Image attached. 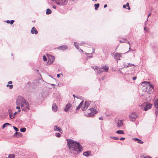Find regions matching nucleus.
I'll return each instance as SVG.
<instances>
[{
  "label": "nucleus",
  "instance_id": "f257e3e1",
  "mask_svg": "<svg viewBox=\"0 0 158 158\" xmlns=\"http://www.w3.org/2000/svg\"><path fill=\"white\" fill-rule=\"evenodd\" d=\"M67 144L72 153L77 154L83 150L82 147L79 143L76 142L72 139L67 140Z\"/></svg>",
  "mask_w": 158,
  "mask_h": 158
},
{
  "label": "nucleus",
  "instance_id": "f03ea898",
  "mask_svg": "<svg viewBox=\"0 0 158 158\" xmlns=\"http://www.w3.org/2000/svg\"><path fill=\"white\" fill-rule=\"evenodd\" d=\"M16 105L20 106L23 111H25L29 109V105L28 102L21 96L18 97L16 101Z\"/></svg>",
  "mask_w": 158,
  "mask_h": 158
},
{
  "label": "nucleus",
  "instance_id": "7ed1b4c3",
  "mask_svg": "<svg viewBox=\"0 0 158 158\" xmlns=\"http://www.w3.org/2000/svg\"><path fill=\"white\" fill-rule=\"evenodd\" d=\"M143 84H145V85L143 86V89L145 92H147L148 94H151L153 92V86L149 82L144 81L142 82Z\"/></svg>",
  "mask_w": 158,
  "mask_h": 158
},
{
  "label": "nucleus",
  "instance_id": "20e7f679",
  "mask_svg": "<svg viewBox=\"0 0 158 158\" xmlns=\"http://www.w3.org/2000/svg\"><path fill=\"white\" fill-rule=\"evenodd\" d=\"M97 112L95 109L91 108L88 110L87 112H85V115L86 116L88 117H92Z\"/></svg>",
  "mask_w": 158,
  "mask_h": 158
},
{
  "label": "nucleus",
  "instance_id": "39448f33",
  "mask_svg": "<svg viewBox=\"0 0 158 158\" xmlns=\"http://www.w3.org/2000/svg\"><path fill=\"white\" fill-rule=\"evenodd\" d=\"M55 2L57 5L59 6H64L66 5L68 2V0H51Z\"/></svg>",
  "mask_w": 158,
  "mask_h": 158
},
{
  "label": "nucleus",
  "instance_id": "423d86ee",
  "mask_svg": "<svg viewBox=\"0 0 158 158\" xmlns=\"http://www.w3.org/2000/svg\"><path fill=\"white\" fill-rule=\"evenodd\" d=\"M152 104L149 103H145L143 105H141V107L142 109L143 108V110L146 111L150 109L152 107Z\"/></svg>",
  "mask_w": 158,
  "mask_h": 158
},
{
  "label": "nucleus",
  "instance_id": "0eeeda50",
  "mask_svg": "<svg viewBox=\"0 0 158 158\" xmlns=\"http://www.w3.org/2000/svg\"><path fill=\"white\" fill-rule=\"evenodd\" d=\"M137 116L138 115H137L136 113L134 112H132L129 116L130 120L132 121H135L137 118Z\"/></svg>",
  "mask_w": 158,
  "mask_h": 158
},
{
  "label": "nucleus",
  "instance_id": "6e6552de",
  "mask_svg": "<svg viewBox=\"0 0 158 158\" xmlns=\"http://www.w3.org/2000/svg\"><path fill=\"white\" fill-rule=\"evenodd\" d=\"M122 54L121 53H115L114 55V58L117 60H120V58L121 57Z\"/></svg>",
  "mask_w": 158,
  "mask_h": 158
},
{
  "label": "nucleus",
  "instance_id": "1a4fd4ad",
  "mask_svg": "<svg viewBox=\"0 0 158 158\" xmlns=\"http://www.w3.org/2000/svg\"><path fill=\"white\" fill-rule=\"evenodd\" d=\"M89 105V103L88 101H86L85 102L84 107L82 108V110L83 111H85L88 108V107Z\"/></svg>",
  "mask_w": 158,
  "mask_h": 158
},
{
  "label": "nucleus",
  "instance_id": "9d476101",
  "mask_svg": "<svg viewBox=\"0 0 158 158\" xmlns=\"http://www.w3.org/2000/svg\"><path fill=\"white\" fill-rule=\"evenodd\" d=\"M71 104L70 103H68V104H67L65 106V108L64 110L66 112H68L69 111V110L70 109V107H71Z\"/></svg>",
  "mask_w": 158,
  "mask_h": 158
},
{
  "label": "nucleus",
  "instance_id": "9b49d317",
  "mask_svg": "<svg viewBox=\"0 0 158 158\" xmlns=\"http://www.w3.org/2000/svg\"><path fill=\"white\" fill-rule=\"evenodd\" d=\"M54 130L55 131H58L60 133H62V130L59 127H58L56 126H55L54 127Z\"/></svg>",
  "mask_w": 158,
  "mask_h": 158
},
{
  "label": "nucleus",
  "instance_id": "f8f14e48",
  "mask_svg": "<svg viewBox=\"0 0 158 158\" xmlns=\"http://www.w3.org/2000/svg\"><path fill=\"white\" fill-rule=\"evenodd\" d=\"M68 47L66 45H63L62 46H60L57 48V49L59 50H64L68 49Z\"/></svg>",
  "mask_w": 158,
  "mask_h": 158
},
{
  "label": "nucleus",
  "instance_id": "ddd939ff",
  "mask_svg": "<svg viewBox=\"0 0 158 158\" xmlns=\"http://www.w3.org/2000/svg\"><path fill=\"white\" fill-rule=\"evenodd\" d=\"M31 34H33L34 33L35 35H36L38 33L37 31L34 27H32L31 31Z\"/></svg>",
  "mask_w": 158,
  "mask_h": 158
},
{
  "label": "nucleus",
  "instance_id": "4468645a",
  "mask_svg": "<svg viewBox=\"0 0 158 158\" xmlns=\"http://www.w3.org/2000/svg\"><path fill=\"white\" fill-rule=\"evenodd\" d=\"M123 125V123L122 121V120H119L117 123V126L118 127H121Z\"/></svg>",
  "mask_w": 158,
  "mask_h": 158
},
{
  "label": "nucleus",
  "instance_id": "2eb2a0df",
  "mask_svg": "<svg viewBox=\"0 0 158 158\" xmlns=\"http://www.w3.org/2000/svg\"><path fill=\"white\" fill-rule=\"evenodd\" d=\"M52 110L54 111H56L57 110V107L56 104H53L52 106Z\"/></svg>",
  "mask_w": 158,
  "mask_h": 158
},
{
  "label": "nucleus",
  "instance_id": "dca6fc26",
  "mask_svg": "<svg viewBox=\"0 0 158 158\" xmlns=\"http://www.w3.org/2000/svg\"><path fill=\"white\" fill-rule=\"evenodd\" d=\"M55 58L54 56L50 55L49 56V60L51 62H53L55 60Z\"/></svg>",
  "mask_w": 158,
  "mask_h": 158
},
{
  "label": "nucleus",
  "instance_id": "f3484780",
  "mask_svg": "<svg viewBox=\"0 0 158 158\" xmlns=\"http://www.w3.org/2000/svg\"><path fill=\"white\" fill-rule=\"evenodd\" d=\"M91 154V152L90 151L85 152H84L83 153V155L86 156H89Z\"/></svg>",
  "mask_w": 158,
  "mask_h": 158
},
{
  "label": "nucleus",
  "instance_id": "a211bd4d",
  "mask_svg": "<svg viewBox=\"0 0 158 158\" xmlns=\"http://www.w3.org/2000/svg\"><path fill=\"white\" fill-rule=\"evenodd\" d=\"M104 71L108 72L109 69V67L106 66H103L102 67Z\"/></svg>",
  "mask_w": 158,
  "mask_h": 158
},
{
  "label": "nucleus",
  "instance_id": "6ab92c4d",
  "mask_svg": "<svg viewBox=\"0 0 158 158\" xmlns=\"http://www.w3.org/2000/svg\"><path fill=\"white\" fill-rule=\"evenodd\" d=\"M133 139L136 141H137L138 143H139L142 144L143 143V142H142L141 140L136 138H133Z\"/></svg>",
  "mask_w": 158,
  "mask_h": 158
},
{
  "label": "nucleus",
  "instance_id": "aec40b11",
  "mask_svg": "<svg viewBox=\"0 0 158 158\" xmlns=\"http://www.w3.org/2000/svg\"><path fill=\"white\" fill-rule=\"evenodd\" d=\"M154 105L155 107L158 109V99L154 102Z\"/></svg>",
  "mask_w": 158,
  "mask_h": 158
},
{
  "label": "nucleus",
  "instance_id": "412c9836",
  "mask_svg": "<svg viewBox=\"0 0 158 158\" xmlns=\"http://www.w3.org/2000/svg\"><path fill=\"white\" fill-rule=\"evenodd\" d=\"M11 124H10L9 123H6L5 124H4L2 126V129H4L5 127H6L7 126H11Z\"/></svg>",
  "mask_w": 158,
  "mask_h": 158
},
{
  "label": "nucleus",
  "instance_id": "4be33fe9",
  "mask_svg": "<svg viewBox=\"0 0 158 158\" xmlns=\"http://www.w3.org/2000/svg\"><path fill=\"white\" fill-rule=\"evenodd\" d=\"M116 133L118 134H124V131L123 130H118L116 131Z\"/></svg>",
  "mask_w": 158,
  "mask_h": 158
},
{
  "label": "nucleus",
  "instance_id": "5701e85b",
  "mask_svg": "<svg viewBox=\"0 0 158 158\" xmlns=\"http://www.w3.org/2000/svg\"><path fill=\"white\" fill-rule=\"evenodd\" d=\"M83 101H82L79 104V106L77 107L76 109V110H77L79 109L81 106L82 105H83Z\"/></svg>",
  "mask_w": 158,
  "mask_h": 158
},
{
  "label": "nucleus",
  "instance_id": "b1692460",
  "mask_svg": "<svg viewBox=\"0 0 158 158\" xmlns=\"http://www.w3.org/2000/svg\"><path fill=\"white\" fill-rule=\"evenodd\" d=\"M52 13L51 10L49 9H47L46 10V14L47 15L51 14Z\"/></svg>",
  "mask_w": 158,
  "mask_h": 158
},
{
  "label": "nucleus",
  "instance_id": "393cba45",
  "mask_svg": "<svg viewBox=\"0 0 158 158\" xmlns=\"http://www.w3.org/2000/svg\"><path fill=\"white\" fill-rule=\"evenodd\" d=\"M99 6H100V5H99V3L95 4L94 5V7H95V10H97Z\"/></svg>",
  "mask_w": 158,
  "mask_h": 158
},
{
  "label": "nucleus",
  "instance_id": "a878e982",
  "mask_svg": "<svg viewBox=\"0 0 158 158\" xmlns=\"http://www.w3.org/2000/svg\"><path fill=\"white\" fill-rule=\"evenodd\" d=\"M104 71L103 70V69L102 68V67H101V68L99 69L98 70V71L97 72V73L98 74H100L102 72H103Z\"/></svg>",
  "mask_w": 158,
  "mask_h": 158
},
{
  "label": "nucleus",
  "instance_id": "bb28decb",
  "mask_svg": "<svg viewBox=\"0 0 158 158\" xmlns=\"http://www.w3.org/2000/svg\"><path fill=\"white\" fill-rule=\"evenodd\" d=\"M26 129L25 128H22L20 129V131L22 132H24L26 131Z\"/></svg>",
  "mask_w": 158,
  "mask_h": 158
},
{
  "label": "nucleus",
  "instance_id": "cd10ccee",
  "mask_svg": "<svg viewBox=\"0 0 158 158\" xmlns=\"http://www.w3.org/2000/svg\"><path fill=\"white\" fill-rule=\"evenodd\" d=\"M6 86L7 87H9L10 89H12L13 87V85H9L7 84L6 85Z\"/></svg>",
  "mask_w": 158,
  "mask_h": 158
},
{
  "label": "nucleus",
  "instance_id": "c85d7f7f",
  "mask_svg": "<svg viewBox=\"0 0 158 158\" xmlns=\"http://www.w3.org/2000/svg\"><path fill=\"white\" fill-rule=\"evenodd\" d=\"M110 138L112 139H113L114 140H117L119 139V138L118 137H112L110 136Z\"/></svg>",
  "mask_w": 158,
  "mask_h": 158
},
{
  "label": "nucleus",
  "instance_id": "c756f323",
  "mask_svg": "<svg viewBox=\"0 0 158 158\" xmlns=\"http://www.w3.org/2000/svg\"><path fill=\"white\" fill-rule=\"evenodd\" d=\"M134 64H130V63H129L127 65V66H125V68H128V67H131V66H134Z\"/></svg>",
  "mask_w": 158,
  "mask_h": 158
},
{
  "label": "nucleus",
  "instance_id": "7c9ffc66",
  "mask_svg": "<svg viewBox=\"0 0 158 158\" xmlns=\"http://www.w3.org/2000/svg\"><path fill=\"white\" fill-rule=\"evenodd\" d=\"M92 68L94 70H98V67L97 66H93L92 67Z\"/></svg>",
  "mask_w": 158,
  "mask_h": 158
},
{
  "label": "nucleus",
  "instance_id": "2f4dec72",
  "mask_svg": "<svg viewBox=\"0 0 158 158\" xmlns=\"http://www.w3.org/2000/svg\"><path fill=\"white\" fill-rule=\"evenodd\" d=\"M56 136L57 137H60L61 136L60 134L59 133H56L55 134Z\"/></svg>",
  "mask_w": 158,
  "mask_h": 158
},
{
  "label": "nucleus",
  "instance_id": "473e14b6",
  "mask_svg": "<svg viewBox=\"0 0 158 158\" xmlns=\"http://www.w3.org/2000/svg\"><path fill=\"white\" fill-rule=\"evenodd\" d=\"M10 117V118L12 119L15 117V116H13V115L12 114H9Z\"/></svg>",
  "mask_w": 158,
  "mask_h": 158
},
{
  "label": "nucleus",
  "instance_id": "72a5a7b5",
  "mask_svg": "<svg viewBox=\"0 0 158 158\" xmlns=\"http://www.w3.org/2000/svg\"><path fill=\"white\" fill-rule=\"evenodd\" d=\"M20 107L21 106H16V108L17 109H18V112H20Z\"/></svg>",
  "mask_w": 158,
  "mask_h": 158
},
{
  "label": "nucleus",
  "instance_id": "f704fd0d",
  "mask_svg": "<svg viewBox=\"0 0 158 158\" xmlns=\"http://www.w3.org/2000/svg\"><path fill=\"white\" fill-rule=\"evenodd\" d=\"M155 114L156 116H157L158 114V109H156L155 110Z\"/></svg>",
  "mask_w": 158,
  "mask_h": 158
},
{
  "label": "nucleus",
  "instance_id": "c9c22d12",
  "mask_svg": "<svg viewBox=\"0 0 158 158\" xmlns=\"http://www.w3.org/2000/svg\"><path fill=\"white\" fill-rule=\"evenodd\" d=\"M76 43V42H74V45L75 46V47L76 48H77V49H79L78 46V45L75 44Z\"/></svg>",
  "mask_w": 158,
  "mask_h": 158
},
{
  "label": "nucleus",
  "instance_id": "e433bc0d",
  "mask_svg": "<svg viewBox=\"0 0 158 158\" xmlns=\"http://www.w3.org/2000/svg\"><path fill=\"white\" fill-rule=\"evenodd\" d=\"M141 158H152L151 157L149 156H147L146 157H144L143 156H141Z\"/></svg>",
  "mask_w": 158,
  "mask_h": 158
},
{
  "label": "nucleus",
  "instance_id": "4c0bfd02",
  "mask_svg": "<svg viewBox=\"0 0 158 158\" xmlns=\"http://www.w3.org/2000/svg\"><path fill=\"white\" fill-rule=\"evenodd\" d=\"M13 128L16 132H17L19 131L18 129L15 127L13 126Z\"/></svg>",
  "mask_w": 158,
  "mask_h": 158
},
{
  "label": "nucleus",
  "instance_id": "58836bf2",
  "mask_svg": "<svg viewBox=\"0 0 158 158\" xmlns=\"http://www.w3.org/2000/svg\"><path fill=\"white\" fill-rule=\"evenodd\" d=\"M126 6H127L128 7L127 8L128 10H130V8L129 7V4L128 3H127L126 5Z\"/></svg>",
  "mask_w": 158,
  "mask_h": 158
},
{
  "label": "nucleus",
  "instance_id": "ea45409f",
  "mask_svg": "<svg viewBox=\"0 0 158 158\" xmlns=\"http://www.w3.org/2000/svg\"><path fill=\"white\" fill-rule=\"evenodd\" d=\"M43 59L44 61H46L47 60V58L45 56H43Z\"/></svg>",
  "mask_w": 158,
  "mask_h": 158
},
{
  "label": "nucleus",
  "instance_id": "a19ab883",
  "mask_svg": "<svg viewBox=\"0 0 158 158\" xmlns=\"http://www.w3.org/2000/svg\"><path fill=\"white\" fill-rule=\"evenodd\" d=\"M127 43L130 46V43L128 41H127ZM131 50V48L130 46V47L129 49V51H130Z\"/></svg>",
  "mask_w": 158,
  "mask_h": 158
},
{
  "label": "nucleus",
  "instance_id": "79ce46f5",
  "mask_svg": "<svg viewBox=\"0 0 158 158\" xmlns=\"http://www.w3.org/2000/svg\"><path fill=\"white\" fill-rule=\"evenodd\" d=\"M18 134H20L21 133H20L18 132H16L14 134V136H15L16 135Z\"/></svg>",
  "mask_w": 158,
  "mask_h": 158
},
{
  "label": "nucleus",
  "instance_id": "37998d69",
  "mask_svg": "<svg viewBox=\"0 0 158 158\" xmlns=\"http://www.w3.org/2000/svg\"><path fill=\"white\" fill-rule=\"evenodd\" d=\"M8 112L9 113V114H12V110L11 109H9L8 110Z\"/></svg>",
  "mask_w": 158,
  "mask_h": 158
},
{
  "label": "nucleus",
  "instance_id": "c03bdc74",
  "mask_svg": "<svg viewBox=\"0 0 158 158\" xmlns=\"http://www.w3.org/2000/svg\"><path fill=\"white\" fill-rule=\"evenodd\" d=\"M14 20H11L10 21V24H12L13 23H14Z\"/></svg>",
  "mask_w": 158,
  "mask_h": 158
},
{
  "label": "nucleus",
  "instance_id": "a18cd8bd",
  "mask_svg": "<svg viewBox=\"0 0 158 158\" xmlns=\"http://www.w3.org/2000/svg\"><path fill=\"white\" fill-rule=\"evenodd\" d=\"M125 139V138L122 137L120 139V140H123Z\"/></svg>",
  "mask_w": 158,
  "mask_h": 158
},
{
  "label": "nucleus",
  "instance_id": "49530a36",
  "mask_svg": "<svg viewBox=\"0 0 158 158\" xmlns=\"http://www.w3.org/2000/svg\"><path fill=\"white\" fill-rule=\"evenodd\" d=\"M136 77H133V78H132V79L133 80H136Z\"/></svg>",
  "mask_w": 158,
  "mask_h": 158
},
{
  "label": "nucleus",
  "instance_id": "de8ad7c7",
  "mask_svg": "<svg viewBox=\"0 0 158 158\" xmlns=\"http://www.w3.org/2000/svg\"><path fill=\"white\" fill-rule=\"evenodd\" d=\"M60 74H58L57 75V77H60Z\"/></svg>",
  "mask_w": 158,
  "mask_h": 158
},
{
  "label": "nucleus",
  "instance_id": "09e8293b",
  "mask_svg": "<svg viewBox=\"0 0 158 158\" xmlns=\"http://www.w3.org/2000/svg\"><path fill=\"white\" fill-rule=\"evenodd\" d=\"M52 8L54 9H56V6L54 5L52 6Z\"/></svg>",
  "mask_w": 158,
  "mask_h": 158
},
{
  "label": "nucleus",
  "instance_id": "8fccbe9b",
  "mask_svg": "<svg viewBox=\"0 0 158 158\" xmlns=\"http://www.w3.org/2000/svg\"><path fill=\"white\" fill-rule=\"evenodd\" d=\"M6 22L7 23H10V21H9V20H7L6 21Z\"/></svg>",
  "mask_w": 158,
  "mask_h": 158
},
{
  "label": "nucleus",
  "instance_id": "3c124183",
  "mask_svg": "<svg viewBox=\"0 0 158 158\" xmlns=\"http://www.w3.org/2000/svg\"><path fill=\"white\" fill-rule=\"evenodd\" d=\"M151 13H150L148 15V18H147V20H148V17H149V16H150V15H151Z\"/></svg>",
  "mask_w": 158,
  "mask_h": 158
},
{
  "label": "nucleus",
  "instance_id": "603ef678",
  "mask_svg": "<svg viewBox=\"0 0 158 158\" xmlns=\"http://www.w3.org/2000/svg\"><path fill=\"white\" fill-rule=\"evenodd\" d=\"M12 82L11 81H9L8 83L9 84H12Z\"/></svg>",
  "mask_w": 158,
  "mask_h": 158
},
{
  "label": "nucleus",
  "instance_id": "864d4df0",
  "mask_svg": "<svg viewBox=\"0 0 158 158\" xmlns=\"http://www.w3.org/2000/svg\"><path fill=\"white\" fill-rule=\"evenodd\" d=\"M17 113H18L17 112H15L14 114V115L15 116V115H16L17 114Z\"/></svg>",
  "mask_w": 158,
  "mask_h": 158
},
{
  "label": "nucleus",
  "instance_id": "5fc2aeb1",
  "mask_svg": "<svg viewBox=\"0 0 158 158\" xmlns=\"http://www.w3.org/2000/svg\"><path fill=\"white\" fill-rule=\"evenodd\" d=\"M84 44H85V43L84 42H82L81 43L80 45H81Z\"/></svg>",
  "mask_w": 158,
  "mask_h": 158
},
{
  "label": "nucleus",
  "instance_id": "6e6d98bb",
  "mask_svg": "<svg viewBox=\"0 0 158 158\" xmlns=\"http://www.w3.org/2000/svg\"><path fill=\"white\" fill-rule=\"evenodd\" d=\"M107 7V5L106 4H105L104 6V8H106Z\"/></svg>",
  "mask_w": 158,
  "mask_h": 158
},
{
  "label": "nucleus",
  "instance_id": "4d7b16f0",
  "mask_svg": "<svg viewBox=\"0 0 158 158\" xmlns=\"http://www.w3.org/2000/svg\"><path fill=\"white\" fill-rule=\"evenodd\" d=\"M123 8H126V5H123Z\"/></svg>",
  "mask_w": 158,
  "mask_h": 158
},
{
  "label": "nucleus",
  "instance_id": "13d9d810",
  "mask_svg": "<svg viewBox=\"0 0 158 158\" xmlns=\"http://www.w3.org/2000/svg\"><path fill=\"white\" fill-rule=\"evenodd\" d=\"M99 120H103V119H102V117H99Z\"/></svg>",
  "mask_w": 158,
  "mask_h": 158
},
{
  "label": "nucleus",
  "instance_id": "bf43d9fd",
  "mask_svg": "<svg viewBox=\"0 0 158 158\" xmlns=\"http://www.w3.org/2000/svg\"><path fill=\"white\" fill-rule=\"evenodd\" d=\"M144 30L146 31V27H144Z\"/></svg>",
  "mask_w": 158,
  "mask_h": 158
},
{
  "label": "nucleus",
  "instance_id": "052dcab7",
  "mask_svg": "<svg viewBox=\"0 0 158 158\" xmlns=\"http://www.w3.org/2000/svg\"><path fill=\"white\" fill-rule=\"evenodd\" d=\"M76 98H79V96L76 97Z\"/></svg>",
  "mask_w": 158,
  "mask_h": 158
},
{
  "label": "nucleus",
  "instance_id": "680f3d73",
  "mask_svg": "<svg viewBox=\"0 0 158 158\" xmlns=\"http://www.w3.org/2000/svg\"><path fill=\"white\" fill-rule=\"evenodd\" d=\"M73 97H74V98H75L76 97L75 96V95H74V94L73 95Z\"/></svg>",
  "mask_w": 158,
  "mask_h": 158
},
{
  "label": "nucleus",
  "instance_id": "e2e57ef3",
  "mask_svg": "<svg viewBox=\"0 0 158 158\" xmlns=\"http://www.w3.org/2000/svg\"><path fill=\"white\" fill-rule=\"evenodd\" d=\"M147 22H146L145 23V25H146V24H147Z\"/></svg>",
  "mask_w": 158,
  "mask_h": 158
},
{
  "label": "nucleus",
  "instance_id": "0e129e2a",
  "mask_svg": "<svg viewBox=\"0 0 158 158\" xmlns=\"http://www.w3.org/2000/svg\"><path fill=\"white\" fill-rule=\"evenodd\" d=\"M81 51L82 52H83V51L81 49Z\"/></svg>",
  "mask_w": 158,
  "mask_h": 158
},
{
  "label": "nucleus",
  "instance_id": "69168bd1",
  "mask_svg": "<svg viewBox=\"0 0 158 158\" xmlns=\"http://www.w3.org/2000/svg\"><path fill=\"white\" fill-rule=\"evenodd\" d=\"M92 0L93 1H97V0Z\"/></svg>",
  "mask_w": 158,
  "mask_h": 158
},
{
  "label": "nucleus",
  "instance_id": "338daca9",
  "mask_svg": "<svg viewBox=\"0 0 158 158\" xmlns=\"http://www.w3.org/2000/svg\"><path fill=\"white\" fill-rule=\"evenodd\" d=\"M104 78V77H102V80H103Z\"/></svg>",
  "mask_w": 158,
  "mask_h": 158
},
{
  "label": "nucleus",
  "instance_id": "774afa93",
  "mask_svg": "<svg viewBox=\"0 0 158 158\" xmlns=\"http://www.w3.org/2000/svg\"><path fill=\"white\" fill-rule=\"evenodd\" d=\"M52 85H54V84H52Z\"/></svg>",
  "mask_w": 158,
  "mask_h": 158
}]
</instances>
